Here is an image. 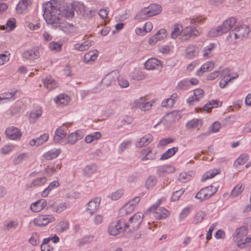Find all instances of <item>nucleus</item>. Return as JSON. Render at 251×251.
<instances>
[{
    "mask_svg": "<svg viewBox=\"0 0 251 251\" xmlns=\"http://www.w3.org/2000/svg\"><path fill=\"white\" fill-rule=\"evenodd\" d=\"M43 16L48 24L54 28L62 21L64 17L72 18L74 15L73 7L59 5L55 0L43 4Z\"/></svg>",
    "mask_w": 251,
    "mask_h": 251,
    "instance_id": "nucleus-1",
    "label": "nucleus"
},
{
    "mask_svg": "<svg viewBox=\"0 0 251 251\" xmlns=\"http://www.w3.org/2000/svg\"><path fill=\"white\" fill-rule=\"evenodd\" d=\"M161 11V7L157 4H151L148 7L142 8L137 13L135 19L144 20L148 18L158 14Z\"/></svg>",
    "mask_w": 251,
    "mask_h": 251,
    "instance_id": "nucleus-2",
    "label": "nucleus"
},
{
    "mask_svg": "<svg viewBox=\"0 0 251 251\" xmlns=\"http://www.w3.org/2000/svg\"><path fill=\"white\" fill-rule=\"evenodd\" d=\"M247 234L248 229L246 226H242L236 229L233 240L237 247L243 248L246 243L251 241V237H246Z\"/></svg>",
    "mask_w": 251,
    "mask_h": 251,
    "instance_id": "nucleus-3",
    "label": "nucleus"
},
{
    "mask_svg": "<svg viewBox=\"0 0 251 251\" xmlns=\"http://www.w3.org/2000/svg\"><path fill=\"white\" fill-rule=\"evenodd\" d=\"M144 216L142 213L138 212L131 217L127 223L125 222L126 231L132 232L136 231L142 223Z\"/></svg>",
    "mask_w": 251,
    "mask_h": 251,
    "instance_id": "nucleus-4",
    "label": "nucleus"
},
{
    "mask_svg": "<svg viewBox=\"0 0 251 251\" xmlns=\"http://www.w3.org/2000/svg\"><path fill=\"white\" fill-rule=\"evenodd\" d=\"M124 225H125V220L123 219H120L116 224H111L108 229L109 234L116 236L124 231H126Z\"/></svg>",
    "mask_w": 251,
    "mask_h": 251,
    "instance_id": "nucleus-5",
    "label": "nucleus"
},
{
    "mask_svg": "<svg viewBox=\"0 0 251 251\" xmlns=\"http://www.w3.org/2000/svg\"><path fill=\"white\" fill-rule=\"evenodd\" d=\"M199 34L200 32L195 27V25L188 26L183 28L182 34H181V39L183 41H187L191 38L197 37Z\"/></svg>",
    "mask_w": 251,
    "mask_h": 251,
    "instance_id": "nucleus-6",
    "label": "nucleus"
},
{
    "mask_svg": "<svg viewBox=\"0 0 251 251\" xmlns=\"http://www.w3.org/2000/svg\"><path fill=\"white\" fill-rule=\"evenodd\" d=\"M55 220V217L51 215H41L34 219L33 223L36 226H45Z\"/></svg>",
    "mask_w": 251,
    "mask_h": 251,
    "instance_id": "nucleus-7",
    "label": "nucleus"
},
{
    "mask_svg": "<svg viewBox=\"0 0 251 251\" xmlns=\"http://www.w3.org/2000/svg\"><path fill=\"white\" fill-rule=\"evenodd\" d=\"M249 32V27L247 25H242L230 31L229 36L231 37L232 35H234L235 39H242L247 37Z\"/></svg>",
    "mask_w": 251,
    "mask_h": 251,
    "instance_id": "nucleus-8",
    "label": "nucleus"
},
{
    "mask_svg": "<svg viewBox=\"0 0 251 251\" xmlns=\"http://www.w3.org/2000/svg\"><path fill=\"white\" fill-rule=\"evenodd\" d=\"M119 72L113 71L107 74L101 80V83L105 87L112 85L118 79Z\"/></svg>",
    "mask_w": 251,
    "mask_h": 251,
    "instance_id": "nucleus-9",
    "label": "nucleus"
},
{
    "mask_svg": "<svg viewBox=\"0 0 251 251\" xmlns=\"http://www.w3.org/2000/svg\"><path fill=\"white\" fill-rule=\"evenodd\" d=\"M5 132L6 137L13 140L20 139L22 135L20 130L14 126L7 128Z\"/></svg>",
    "mask_w": 251,
    "mask_h": 251,
    "instance_id": "nucleus-10",
    "label": "nucleus"
},
{
    "mask_svg": "<svg viewBox=\"0 0 251 251\" xmlns=\"http://www.w3.org/2000/svg\"><path fill=\"white\" fill-rule=\"evenodd\" d=\"M22 56L24 58L28 60H34L40 57L39 48L37 47H34L30 49L25 51Z\"/></svg>",
    "mask_w": 251,
    "mask_h": 251,
    "instance_id": "nucleus-11",
    "label": "nucleus"
},
{
    "mask_svg": "<svg viewBox=\"0 0 251 251\" xmlns=\"http://www.w3.org/2000/svg\"><path fill=\"white\" fill-rule=\"evenodd\" d=\"M101 199L100 197H96L93 200L90 201L88 203L87 211L91 215L95 213L99 208Z\"/></svg>",
    "mask_w": 251,
    "mask_h": 251,
    "instance_id": "nucleus-12",
    "label": "nucleus"
},
{
    "mask_svg": "<svg viewBox=\"0 0 251 251\" xmlns=\"http://www.w3.org/2000/svg\"><path fill=\"white\" fill-rule=\"evenodd\" d=\"M140 157L143 161L153 160L155 157V153L152 151L151 148L149 147L141 151Z\"/></svg>",
    "mask_w": 251,
    "mask_h": 251,
    "instance_id": "nucleus-13",
    "label": "nucleus"
},
{
    "mask_svg": "<svg viewBox=\"0 0 251 251\" xmlns=\"http://www.w3.org/2000/svg\"><path fill=\"white\" fill-rule=\"evenodd\" d=\"M46 205V201L44 199H40L31 204L30 209L33 212H38L45 208Z\"/></svg>",
    "mask_w": 251,
    "mask_h": 251,
    "instance_id": "nucleus-14",
    "label": "nucleus"
},
{
    "mask_svg": "<svg viewBox=\"0 0 251 251\" xmlns=\"http://www.w3.org/2000/svg\"><path fill=\"white\" fill-rule=\"evenodd\" d=\"M67 129L63 126H59L55 131V135L53 137V141L55 143H59L62 140L67 134Z\"/></svg>",
    "mask_w": 251,
    "mask_h": 251,
    "instance_id": "nucleus-15",
    "label": "nucleus"
},
{
    "mask_svg": "<svg viewBox=\"0 0 251 251\" xmlns=\"http://www.w3.org/2000/svg\"><path fill=\"white\" fill-rule=\"evenodd\" d=\"M236 23V19L233 17H231L225 21L221 26L223 32L225 33L232 28Z\"/></svg>",
    "mask_w": 251,
    "mask_h": 251,
    "instance_id": "nucleus-16",
    "label": "nucleus"
},
{
    "mask_svg": "<svg viewBox=\"0 0 251 251\" xmlns=\"http://www.w3.org/2000/svg\"><path fill=\"white\" fill-rule=\"evenodd\" d=\"M236 23V19L233 17H231L225 21L221 26L223 32L225 33L232 28Z\"/></svg>",
    "mask_w": 251,
    "mask_h": 251,
    "instance_id": "nucleus-17",
    "label": "nucleus"
},
{
    "mask_svg": "<svg viewBox=\"0 0 251 251\" xmlns=\"http://www.w3.org/2000/svg\"><path fill=\"white\" fill-rule=\"evenodd\" d=\"M236 23V19L233 17H231L225 21L221 26L223 32L225 33L232 28Z\"/></svg>",
    "mask_w": 251,
    "mask_h": 251,
    "instance_id": "nucleus-18",
    "label": "nucleus"
},
{
    "mask_svg": "<svg viewBox=\"0 0 251 251\" xmlns=\"http://www.w3.org/2000/svg\"><path fill=\"white\" fill-rule=\"evenodd\" d=\"M29 5L28 0H22L17 5L16 12L18 14H25L27 12Z\"/></svg>",
    "mask_w": 251,
    "mask_h": 251,
    "instance_id": "nucleus-19",
    "label": "nucleus"
},
{
    "mask_svg": "<svg viewBox=\"0 0 251 251\" xmlns=\"http://www.w3.org/2000/svg\"><path fill=\"white\" fill-rule=\"evenodd\" d=\"M198 47L196 45L190 44L185 50V56L187 58H193L198 55Z\"/></svg>",
    "mask_w": 251,
    "mask_h": 251,
    "instance_id": "nucleus-20",
    "label": "nucleus"
},
{
    "mask_svg": "<svg viewBox=\"0 0 251 251\" xmlns=\"http://www.w3.org/2000/svg\"><path fill=\"white\" fill-rule=\"evenodd\" d=\"M152 140V137L151 134H146L141 138L139 141H137L135 146L138 148H141L148 145Z\"/></svg>",
    "mask_w": 251,
    "mask_h": 251,
    "instance_id": "nucleus-21",
    "label": "nucleus"
},
{
    "mask_svg": "<svg viewBox=\"0 0 251 251\" xmlns=\"http://www.w3.org/2000/svg\"><path fill=\"white\" fill-rule=\"evenodd\" d=\"M54 28H58L67 34H69L73 31V25H72L68 23H63L62 21Z\"/></svg>",
    "mask_w": 251,
    "mask_h": 251,
    "instance_id": "nucleus-22",
    "label": "nucleus"
},
{
    "mask_svg": "<svg viewBox=\"0 0 251 251\" xmlns=\"http://www.w3.org/2000/svg\"><path fill=\"white\" fill-rule=\"evenodd\" d=\"M214 62L208 61L201 66V67L197 71V74L199 75H201L204 72L211 71L214 68Z\"/></svg>",
    "mask_w": 251,
    "mask_h": 251,
    "instance_id": "nucleus-23",
    "label": "nucleus"
},
{
    "mask_svg": "<svg viewBox=\"0 0 251 251\" xmlns=\"http://www.w3.org/2000/svg\"><path fill=\"white\" fill-rule=\"evenodd\" d=\"M160 61L155 58L148 59L145 63V68L147 70H153L160 64Z\"/></svg>",
    "mask_w": 251,
    "mask_h": 251,
    "instance_id": "nucleus-24",
    "label": "nucleus"
},
{
    "mask_svg": "<svg viewBox=\"0 0 251 251\" xmlns=\"http://www.w3.org/2000/svg\"><path fill=\"white\" fill-rule=\"evenodd\" d=\"M49 137V135L48 133H44L37 139H32L30 142V145L31 146H40L46 142L48 140Z\"/></svg>",
    "mask_w": 251,
    "mask_h": 251,
    "instance_id": "nucleus-25",
    "label": "nucleus"
},
{
    "mask_svg": "<svg viewBox=\"0 0 251 251\" xmlns=\"http://www.w3.org/2000/svg\"><path fill=\"white\" fill-rule=\"evenodd\" d=\"M203 93V91L200 88L194 90L193 96L189 97L187 100L188 103L191 104L195 100H199L200 99L202 98Z\"/></svg>",
    "mask_w": 251,
    "mask_h": 251,
    "instance_id": "nucleus-26",
    "label": "nucleus"
},
{
    "mask_svg": "<svg viewBox=\"0 0 251 251\" xmlns=\"http://www.w3.org/2000/svg\"><path fill=\"white\" fill-rule=\"evenodd\" d=\"M134 208L135 204L132 202H128L120 209V213L122 216L126 215L132 212Z\"/></svg>",
    "mask_w": 251,
    "mask_h": 251,
    "instance_id": "nucleus-27",
    "label": "nucleus"
},
{
    "mask_svg": "<svg viewBox=\"0 0 251 251\" xmlns=\"http://www.w3.org/2000/svg\"><path fill=\"white\" fill-rule=\"evenodd\" d=\"M60 149H53L46 152L44 157L46 160H51L56 158L61 153Z\"/></svg>",
    "mask_w": 251,
    "mask_h": 251,
    "instance_id": "nucleus-28",
    "label": "nucleus"
},
{
    "mask_svg": "<svg viewBox=\"0 0 251 251\" xmlns=\"http://www.w3.org/2000/svg\"><path fill=\"white\" fill-rule=\"evenodd\" d=\"M70 98L65 94H60L56 97L54 99V102L59 105H66L69 103Z\"/></svg>",
    "mask_w": 251,
    "mask_h": 251,
    "instance_id": "nucleus-29",
    "label": "nucleus"
},
{
    "mask_svg": "<svg viewBox=\"0 0 251 251\" xmlns=\"http://www.w3.org/2000/svg\"><path fill=\"white\" fill-rule=\"evenodd\" d=\"M153 216L158 219L166 218L169 215L168 211L165 208L161 207L153 212Z\"/></svg>",
    "mask_w": 251,
    "mask_h": 251,
    "instance_id": "nucleus-30",
    "label": "nucleus"
},
{
    "mask_svg": "<svg viewBox=\"0 0 251 251\" xmlns=\"http://www.w3.org/2000/svg\"><path fill=\"white\" fill-rule=\"evenodd\" d=\"M93 42L90 40L84 41L82 44H76L74 46L75 50L82 51L88 50L92 45Z\"/></svg>",
    "mask_w": 251,
    "mask_h": 251,
    "instance_id": "nucleus-31",
    "label": "nucleus"
},
{
    "mask_svg": "<svg viewBox=\"0 0 251 251\" xmlns=\"http://www.w3.org/2000/svg\"><path fill=\"white\" fill-rule=\"evenodd\" d=\"M221 105V101L217 100H212L204 105L203 109L205 111L209 112L212 108L220 107Z\"/></svg>",
    "mask_w": 251,
    "mask_h": 251,
    "instance_id": "nucleus-32",
    "label": "nucleus"
},
{
    "mask_svg": "<svg viewBox=\"0 0 251 251\" xmlns=\"http://www.w3.org/2000/svg\"><path fill=\"white\" fill-rule=\"evenodd\" d=\"M43 82L44 85L49 90H51L57 86L56 82L50 76L47 77L43 80Z\"/></svg>",
    "mask_w": 251,
    "mask_h": 251,
    "instance_id": "nucleus-33",
    "label": "nucleus"
},
{
    "mask_svg": "<svg viewBox=\"0 0 251 251\" xmlns=\"http://www.w3.org/2000/svg\"><path fill=\"white\" fill-rule=\"evenodd\" d=\"M97 167L95 164H91L87 165L83 169L85 176H91L97 171Z\"/></svg>",
    "mask_w": 251,
    "mask_h": 251,
    "instance_id": "nucleus-34",
    "label": "nucleus"
},
{
    "mask_svg": "<svg viewBox=\"0 0 251 251\" xmlns=\"http://www.w3.org/2000/svg\"><path fill=\"white\" fill-rule=\"evenodd\" d=\"M183 28L181 25L175 24L173 27V30L171 33V37L176 38L180 34H182Z\"/></svg>",
    "mask_w": 251,
    "mask_h": 251,
    "instance_id": "nucleus-35",
    "label": "nucleus"
},
{
    "mask_svg": "<svg viewBox=\"0 0 251 251\" xmlns=\"http://www.w3.org/2000/svg\"><path fill=\"white\" fill-rule=\"evenodd\" d=\"M178 149L177 147H173L168 149L162 154L160 159L163 160L168 159L173 156L178 151Z\"/></svg>",
    "mask_w": 251,
    "mask_h": 251,
    "instance_id": "nucleus-36",
    "label": "nucleus"
},
{
    "mask_svg": "<svg viewBox=\"0 0 251 251\" xmlns=\"http://www.w3.org/2000/svg\"><path fill=\"white\" fill-rule=\"evenodd\" d=\"M98 54L93 51H90L86 53L84 56V61L86 63L91 64L96 60Z\"/></svg>",
    "mask_w": 251,
    "mask_h": 251,
    "instance_id": "nucleus-37",
    "label": "nucleus"
},
{
    "mask_svg": "<svg viewBox=\"0 0 251 251\" xmlns=\"http://www.w3.org/2000/svg\"><path fill=\"white\" fill-rule=\"evenodd\" d=\"M216 47L215 43H210L203 50V56L204 57H209L212 56V51Z\"/></svg>",
    "mask_w": 251,
    "mask_h": 251,
    "instance_id": "nucleus-38",
    "label": "nucleus"
},
{
    "mask_svg": "<svg viewBox=\"0 0 251 251\" xmlns=\"http://www.w3.org/2000/svg\"><path fill=\"white\" fill-rule=\"evenodd\" d=\"M59 185L57 181H53L51 182L48 187L42 192V196L43 197H47L49 192L54 188L57 187Z\"/></svg>",
    "mask_w": 251,
    "mask_h": 251,
    "instance_id": "nucleus-39",
    "label": "nucleus"
},
{
    "mask_svg": "<svg viewBox=\"0 0 251 251\" xmlns=\"http://www.w3.org/2000/svg\"><path fill=\"white\" fill-rule=\"evenodd\" d=\"M157 183V178L155 176H149L145 183V187L148 189L153 188Z\"/></svg>",
    "mask_w": 251,
    "mask_h": 251,
    "instance_id": "nucleus-40",
    "label": "nucleus"
},
{
    "mask_svg": "<svg viewBox=\"0 0 251 251\" xmlns=\"http://www.w3.org/2000/svg\"><path fill=\"white\" fill-rule=\"evenodd\" d=\"M220 173V172L217 169H214L205 173L202 176L201 181H203L207 179L211 178L215 176L216 175Z\"/></svg>",
    "mask_w": 251,
    "mask_h": 251,
    "instance_id": "nucleus-41",
    "label": "nucleus"
},
{
    "mask_svg": "<svg viewBox=\"0 0 251 251\" xmlns=\"http://www.w3.org/2000/svg\"><path fill=\"white\" fill-rule=\"evenodd\" d=\"M224 33L223 32L221 26H218L216 28H213L211 29L208 33V35L210 37H217L220 36Z\"/></svg>",
    "mask_w": 251,
    "mask_h": 251,
    "instance_id": "nucleus-42",
    "label": "nucleus"
},
{
    "mask_svg": "<svg viewBox=\"0 0 251 251\" xmlns=\"http://www.w3.org/2000/svg\"><path fill=\"white\" fill-rule=\"evenodd\" d=\"M205 216V214L204 212L202 211H198L194 216L193 223L194 224L201 223L203 220Z\"/></svg>",
    "mask_w": 251,
    "mask_h": 251,
    "instance_id": "nucleus-43",
    "label": "nucleus"
},
{
    "mask_svg": "<svg viewBox=\"0 0 251 251\" xmlns=\"http://www.w3.org/2000/svg\"><path fill=\"white\" fill-rule=\"evenodd\" d=\"M52 207V211L57 213H60L66 208L65 203H60L58 205H52L50 204L49 205L48 208Z\"/></svg>",
    "mask_w": 251,
    "mask_h": 251,
    "instance_id": "nucleus-44",
    "label": "nucleus"
},
{
    "mask_svg": "<svg viewBox=\"0 0 251 251\" xmlns=\"http://www.w3.org/2000/svg\"><path fill=\"white\" fill-rule=\"evenodd\" d=\"M248 160V155L246 153H243L234 162V166H237L238 165H243Z\"/></svg>",
    "mask_w": 251,
    "mask_h": 251,
    "instance_id": "nucleus-45",
    "label": "nucleus"
},
{
    "mask_svg": "<svg viewBox=\"0 0 251 251\" xmlns=\"http://www.w3.org/2000/svg\"><path fill=\"white\" fill-rule=\"evenodd\" d=\"M78 135L77 132H73L69 134L66 138L67 143L72 145L74 144L80 137Z\"/></svg>",
    "mask_w": 251,
    "mask_h": 251,
    "instance_id": "nucleus-46",
    "label": "nucleus"
},
{
    "mask_svg": "<svg viewBox=\"0 0 251 251\" xmlns=\"http://www.w3.org/2000/svg\"><path fill=\"white\" fill-rule=\"evenodd\" d=\"M244 190V188L242 185H237L232 190L230 193V196L232 198H235L240 194Z\"/></svg>",
    "mask_w": 251,
    "mask_h": 251,
    "instance_id": "nucleus-47",
    "label": "nucleus"
},
{
    "mask_svg": "<svg viewBox=\"0 0 251 251\" xmlns=\"http://www.w3.org/2000/svg\"><path fill=\"white\" fill-rule=\"evenodd\" d=\"M205 190L203 188L201 189L195 195V198L199 200L200 201H202L206 199H208L207 196H208L207 193H205Z\"/></svg>",
    "mask_w": 251,
    "mask_h": 251,
    "instance_id": "nucleus-48",
    "label": "nucleus"
},
{
    "mask_svg": "<svg viewBox=\"0 0 251 251\" xmlns=\"http://www.w3.org/2000/svg\"><path fill=\"white\" fill-rule=\"evenodd\" d=\"M47 181V178L45 176L42 177L37 178L33 180L31 183V186H40L43 185Z\"/></svg>",
    "mask_w": 251,
    "mask_h": 251,
    "instance_id": "nucleus-49",
    "label": "nucleus"
},
{
    "mask_svg": "<svg viewBox=\"0 0 251 251\" xmlns=\"http://www.w3.org/2000/svg\"><path fill=\"white\" fill-rule=\"evenodd\" d=\"M201 125V122L198 119H193L187 122L186 127L187 128H198Z\"/></svg>",
    "mask_w": 251,
    "mask_h": 251,
    "instance_id": "nucleus-50",
    "label": "nucleus"
},
{
    "mask_svg": "<svg viewBox=\"0 0 251 251\" xmlns=\"http://www.w3.org/2000/svg\"><path fill=\"white\" fill-rule=\"evenodd\" d=\"M203 190H205V193H207L208 195L207 196L209 199L214 194H215L218 190V188L217 187H214L212 185H210L207 187L203 188Z\"/></svg>",
    "mask_w": 251,
    "mask_h": 251,
    "instance_id": "nucleus-51",
    "label": "nucleus"
},
{
    "mask_svg": "<svg viewBox=\"0 0 251 251\" xmlns=\"http://www.w3.org/2000/svg\"><path fill=\"white\" fill-rule=\"evenodd\" d=\"M146 101L145 97H141L140 99L136 100L133 102V107L135 108H139L142 109V107L143 106L144 102Z\"/></svg>",
    "mask_w": 251,
    "mask_h": 251,
    "instance_id": "nucleus-52",
    "label": "nucleus"
},
{
    "mask_svg": "<svg viewBox=\"0 0 251 251\" xmlns=\"http://www.w3.org/2000/svg\"><path fill=\"white\" fill-rule=\"evenodd\" d=\"M185 189L181 188L180 190H176L173 193L171 200L173 201H177L180 197L184 193Z\"/></svg>",
    "mask_w": 251,
    "mask_h": 251,
    "instance_id": "nucleus-53",
    "label": "nucleus"
},
{
    "mask_svg": "<svg viewBox=\"0 0 251 251\" xmlns=\"http://www.w3.org/2000/svg\"><path fill=\"white\" fill-rule=\"evenodd\" d=\"M17 93V91H15L13 92H7L2 94L0 96V100H9L10 99H15V95Z\"/></svg>",
    "mask_w": 251,
    "mask_h": 251,
    "instance_id": "nucleus-54",
    "label": "nucleus"
},
{
    "mask_svg": "<svg viewBox=\"0 0 251 251\" xmlns=\"http://www.w3.org/2000/svg\"><path fill=\"white\" fill-rule=\"evenodd\" d=\"M26 153H23L15 157L13 160V163L15 165L20 164L26 157Z\"/></svg>",
    "mask_w": 251,
    "mask_h": 251,
    "instance_id": "nucleus-55",
    "label": "nucleus"
},
{
    "mask_svg": "<svg viewBox=\"0 0 251 251\" xmlns=\"http://www.w3.org/2000/svg\"><path fill=\"white\" fill-rule=\"evenodd\" d=\"M189 85V81L187 79H184L177 83L176 89L178 90L186 89Z\"/></svg>",
    "mask_w": 251,
    "mask_h": 251,
    "instance_id": "nucleus-56",
    "label": "nucleus"
},
{
    "mask_svg": "<svg viewBox=\"0 0 251 251\" xmlns=\"http://www.w3.org/2000/svg\"><path fill=\"white\" fill-rule=\"evenodd\" d=\"M130 141H126L122 143L119 147V152L120 153H122L125 150L128 149L131 145Z\"/></svg>",
    "mask_w": 251,
    "mask_h": 251,
    "instance_id": "nucleus-57",
    "label": "nucleus"
},
{
    "mask_svg": "<svg viewBox=\"0 0 251 251\" xmlns=\"http://www.w3.org/2000/svg\"><path fill=\"white\" fill-rule=\"evenodd\" d=\"M168 117L172 119L170 122H173L178 121L180 118V115L178 111H173L168 114Z\"/></svg>",
    "mask_w": 251,
    "mask_h": 251,
    "instance_id": "nucleus-58",
    "label": "nucleus"
},
{
    "mask_svg": "<svg viewBox=\"0 0 251 251\" xmlns=\"http://www.w3.org/2000/svg\"><path fill=\"white\" fill-rule=\"evenodd\" d=\"M62 45L55 42H51L49 44V47L51 50L60 51Z\"/></svg>",
    "mask_w": 251,
    "mask_h": 251,
    "instance_id": "nucleus-59",
    "label": "nucleus"
},
{
    "mask_svg": "<svg viewBox=\"0 0 251 251\" xmlns=\"http://www.w3.org/2000/svg\"><path fill=\"white\" fill-rule=\"evenodd\" d=\"M238 77V74L237 73H236L235 74V76L231 77L229 79H226L225 80H223L221 81H220L219 85L221 88H224L226 87V86L227 85L228 82H230L232 80L235 79Z\"/></svg>",
    "mask_w": 251,
    "mask_h": 251,
    "instance_id": "nucleus-60",
    "label": "nucleus"
},
{
    "mask_svg": "<svg viewBox=\"0 0 251 251\" xmlns=\"http://www.w3.org/2000/svg\"><path fill=\"white\" fill-rule=\"evenodd\" d=\"M69 224L67 221H62L59 223L57 226L60 232H63L68 229Z\"/></svg>",
    "mask_w": 251,
    "mask_h": 251,
    "instance_id": "nucleus-61",
    "label": "nucleus"
},
{
    "mask_svg": "<svg viewBox=\"0 0 251 251\" xmlns=\"http://www.w3.org/2000/svg\"><path fill=\"white\" fill-rule=\"evenodd\" d=\"M123 194L124 193L123 190H117V191L112 193L110 195V198L112 200L116 201L120 199L123 196Z\"/></svg>",
    "mask_w": 251,
    "mask_h": 251,
    "instance_id": "nucleus-62",
    "label": "nucleus"
},
{
    "mask_svg": "<svg viewBox=\"0 0 251 251\" xmlns=\"http://www.w3.org/2000/svg\"><path fill=\"white\" fill-rule=\"evenodd\" d=\"M221 127V124L218 122H215L209 127V130L212 132H216Z\"/></svg>",
    "mask_w": 251,
    "mask_h": 251,
    "instance_id": "nucleus-63",
    "label": "nucleus"
},
{
    "mask_svg": "<svg viewBox=\"0 0 251 251\" xmlns=\"http://www.w3.org/2000/svg\"><path fill=\"white\" fill-rule=\"evenodd\" d=\"M39 239V235L37 233H34L29 239V242L33 246H36L38 244L37 240Z\"/></svg>",
    "mask_w": 251,
    "mask_h": 251,
    "instance_id": "nucleus-64",
    "label": "nucleus"
}]
</instances>
